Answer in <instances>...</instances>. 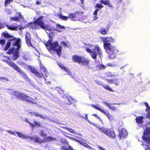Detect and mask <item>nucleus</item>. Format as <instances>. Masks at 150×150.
I'll list each match as a JSON object with an SVG mask.
<instances>
[{"mask_svg":"<svg viewBox=\"0 0 150 150\" xmlns=\"http://www.w3.org/2000/svg\"><path fill=\"white\" fill-rule=\"evenodd\" d=\"M2 35L4 38H7L8 40L11 41V42L9 41L7 42L4 50H7L10 47L11 43H12L13 45L15 47L10 49L8 52L9 54L13 53V56L11 57L13 60L16 59L19 57V50L21 47L20 39H17L14 38L13 36L9 34L6 31L3 33Z\"/></svg>","mask_w":150,"mask_h":150,"instance_id":"nucleus-1","label":"nucleus"},{"mask_svg":"<svg viewBox=\"0 0 150 150\" xmlns=\"http://www.w3.org/2000/svg\"><path fill=\"white\" fill-rule=\"evenodd\" d=\"M100 39L103 42L104 48L106 52L109 54V58H114L115 57V54L119 52L115 46L110 43L115 42L114 39L110 37H100Z\"/></svg>","mask_w":150,"mask_h":150,"instance_id":"nucleus-2","label":"nucleus"},{"mask_svg":"<svg viewBox=\"0 0 150 150\" xmlns=\"http://www.w3.org/2000/svg\"><path fill=\"white\" fill-rule=\"evenodd\" d=\"M45 45L49 51L51 50L55 51L57 52L59 56L62 54V47L59 46L57 41H53L52 40H49L45 44Z\"/></svg>","mask_w":150,"mask_h":150,"instance_id":"nucleus-3","label":"nucleus"},{"mask_svg":"<svg viewBox=\"0 0 150 150\" xmlns=\"http://www.w3.org/2000/svg\"><path fill=\"white\" fill-rule=\"evenodd\" d=\"M86 51L90 54L91 57L96 60L97 54L100 58L102 57V51L98 46L89 45L88 47L86 48Z\"/></svg>","mask_w":150,"mask_h":150,"instance_id":"nucleus-4","label":"nucleus"},{"mask_svg":"<svg viewBox=\"0 0 150 150\" xmlns=\"http://www.w3.org/2000/svg\"><path fill=\"white\" fill-rule=\"evenodd\" d=\"M42 17H41L38 18L36 21L34 22L31 23L29 24V26L31 27L32 28L38 29L40 27L45 30L50 31L51 28L48 25L44 24L42 21Z\"/></svg>","mask_w":150,"mask_h":150,"instance_id":"nucleus-5","label":"nucleus"},{"mask_svg":"<svg viewBox=\"0 0 150 150\" xmlns=\"http://www.w3.org/2000/svg\"><path fill=\"white\" fill-rule=\"evenodd\" d=\"M19 137L23 139H28L29 140L32 141L33 140L35 142L38 143H42L44 142L46 140L52 141H54L55 139L54 138H53L51 137H48L46 138V139L40 140V138L37 137L36 136H34L33 137H28L27 136H25L23 133L18 132H16Z\"/></svg>","mask_w":150,"mask_h":150,"instance_id":"nucleus-6","label":"nucleus"},{"mask_svg":"<svg viewBox=\"0 0 150 150\" xmlns=\"http://www.w3.org/2000/svg\"><path fill=\"white\" fill-rule=\"evenodd\" d=\"M9 93L11 95H14L19 99L25 100L26 102L34 104H36L37 103L35 100L32 99L29 96L23 94L22 93L17 92L13 89L11 90Z\"/></svg>","mask_w":150,"mask_h":150,"instance_id":"nucleus-7","label":"nucleus"},{"mask_svg":"<svg viewBox=\"0 0 150 150\" xmlns=\"http://www.w3.org/2000/svg\"><path fill=\"white\" fill-rule=\"evenodd\" d=\"M3 60L6 62L10 66L13 68L14 69L16 70L17 71L22 74L24 76L25 75V74L22 70L18 67L14 63L12 62L10 59V58L8 57L3 55Z\"/></svg>","mask_w":150,"mask_h":150,"instance_id":"nucleus-8","label":"nucleus"},{"mask_svg":"<svg viewBox=\"0 0 150 150\" xmlns=\"http://www.w3.org/2000/svg\"><path fill=\"white\" fill-rule=\"evenodd\" d=\"M73 61L78 63L81 66H87L88 64L89 61L87 59H85L83 57L80 56L78 55H74L73 58Z\"/></svg>","mask_w":150,"mask_h":150,"instance_id":"nucleus-9","label":"nucleus"},{"mask_svg":"<svg viewBox=\"0 0 150 150\" xmlns=\"http://www.w3.org/2000/svg\"><path fill=\"white\" fill-rule=\"evenodd\" d=\"M73 61L78 63L81 66H87L88 64L89 61L87 59H85L83 57L80 56L78 55H74L73 58Z\"/></svg>","mask_w":150,"mask_h":150,"instance_id":"nucleus-10","label":"nucleus"},{"mask_svg":"<svg viewBox=\"0 0 150 150\" xmlns=\"http://www.w3.org/2000/svg\"><path fill=\"white\" fill-rule=\"evenodd\" d=\"M150 135V128L147 127L144 133L143 136V140L146 142V146L147 149L145 148L147 150H150V137L147 136Z\"/></svg>","mask_w":150,"mask_h":150,"instance_id":"nucleus-11","label":"nucleus"},{"mask_svg":"<svg viewBox=\"0 0 150 150\" xmlns=\"http://www.w3.org/2000/svg\"><path fill=\"white\" fill-rule=\"evenodd\" d=\"M58 17L60 19L65 21L67 20L69 18L73 21H82V19L78 18V16L72 13L69 14V16L67 17L63 16L62 14H58Z\"/></svg>","mask_w":150,"mask_h":150,"instance_id":"nucleus-12","label":"nucleus"},{"mask_svg":"<svg viewBox=\"0 0 150 150\" xmlns=\"http://www.w3.org/2000/svg\"><path fill=\"white\" fill-rule=\"evenodd\" d=\"M97 128L101 132L105 134L110 138H114L115 136V132L111 129L105 128L104 127L100 128L98 126Z\"/></svg>","mask_w":150,"mask_h":150,"instance_id":"nucleus-13","label":"nucleus"},{"mask_svg":"<svg viewBox=\"0 0 150 150\" xmlns=\"http://www.w3.org/2000/svg\"><path fill=\"white\" fill-rule=\"evenodd\" d=\"M28 68L29 71L35 74V75L37 77L41 78L43 76V75L42 74L37 72V71L33 67L30 66Z\"/></svg>","mask_w":150,"mask_h":150,"instance_id":"nucleus-14","label":"nucleus"},{"mask_svg":"<svg viewBox=\"0 0 150 150\" xmlns=\"http://www.w3.org/2000/svg\"><path fill=\"white\" fill-rule=\"evenodd\" d=\"M25 39L26 41L27 44L28 46H32L34 48H35V47L33 46L30 42L31 37L30 34L27 33L25 35Z\"/></svg>","mask_w":150,"mask_h":150,"instance_id":"nucleus-15","label":"nucleus"},{"mask_svg":"<svg viewBox=\"0 0 150 150\" xmlns=\"http://www.w3.org/2000/svg\"><path fill=\"white\" fill-rule=\"evenodd\" d=\"M59 66L62 69H64L66 72L67 73V74L70 75V76H72V75L71 73V71L69 70L63 64L61 63H59L58 64Z\"/></svg>","mask_w":150,"mask_h":150,"instance_id":"nucleus-16","label":"nucleus"},{"mask_svg":"<svg viewBox=\"0 0 150 150\" xmlns=\"http://www.w3.org/2000/svg\"><path fill=\"white\" fill-rule=\"evenodd\" d=\"M29 114H30V115L32 116L34 115L35 117H40L41 118L43 119L46 118V117L45 116L42 115L37 112H30L29 113Z\"/></svg>","mask_w":150,"mask_h":150,"instance_id":"nucleus-17","label":"nucleus"},{"mask_svg":"<svg viewBox=\"0 0 150 150\" xmlns=\"http://www.w3.org/2000/svg\"><path fill=\"white\" fill-rule=\"evenodd\" d=\"M127 130L124 128L122 129L119 132V136L120 138L126 137L127 135Z\"/></svg>","mask_w":150,"mask_h":150,"instance_id":"nucleus-18","label":"nucleus"},{"mask_svg":"<svg viewBox=\"0 0 150 150\" xmlns=\"http://www.w3.org/2000/svg\"><path fill=\"white\" fill-rule=\"evenodd\" d=\"M144 104L146 107V111L147 112L146 117H147L150 119V107L146 102Z\"/></svg>","mask_w":150,"mask_h":150,"instance_id":"nucleus-19","label":"nucleus"},{"mask_svg":"<svg viewBox=\"0 0 150 150\" xmlns=\"http://www.w3.org/2000/svg\"><path fill=\"white\" fill-rule=\"evenodd\" d=\"M103 103H105L106 106L112 110L114 111L116 110L115 106L112 105L111 104L107 103L104 101L103 102Z\"/></svg>","mask_w":150,"mask_h":150,"instance_id":"nucleus-20","label":"nucleus"},{"mask_svg":"<svg viewBox=\"0 0 150 150\" xmlns=\"http://www.w3.org/2000/svg\"><path fill=\"white\" fill-rule=\"evenodd\" d=\"M106 81L107 82L109 83H114L117 86H118V83L116 82L117 81V79H106Z\"/></svg>","mask_w":150,"mask_h":150,"instance_id":"nucleus-21","label":"nucleus"},{"mask_svg":"<svg viewBox=\"0 0 150 150\" xmlns=\"http://www.w3.org/2000/svg\"><path fill=\"white\" fill-rule=\"evenodd\" d=\"M91 106L95 108L96 109L100 111L102 113H103L104 112V110L100 108L99 105H95L94 104H92L91 105Z\"/></svg>","mask_w":150,"mask_h":150,"instance_id":"nucleus-22","label":"nucleus"},{"mask_svg":"<svg viewBox=\"0 0 150 150\" xmlns=\"http://www.w3.org/2000/svg\"><path fill=\"white\" fill-rule=\"evenodd\" d=\"M6 26L8 29L13 30H16L18 28V26H14L12 25H6Z\"/></svg>","mask_w":150,"mask_h":150,"instance_id":"nucleus-23","label":"nucleus"},{"mask_svg":"<svg viewBox=\"0 0 150 150\" xmlns=\"http://www.w3.org/2000/svg\"><path fill=\"white\" fill-rule=\"evenodd\" d=\"M23 57L26 60H29L30 59V57L28 54L26 52L23 53Z\"/></svg>","mask_w":150,"mask_h":150,"instance_id":"nucleus-24","label":"nucleus"},{"mask_svg":"<svg viewBox=\"0 0 150 150\" xmlns=\"http://www.w3.org/2000/svg\"><path fill=\"white\" fill-rule=\"evenodd\" d=\"M100 9L98 8H97L93 12V14L94 15L93 16V20H96L98 18L97 17V14L98 12L99 11Z\"/></svg>","mask_w":150,"mask_h":150,"instance_id":"nucleus-25","label":"nucleus"},{"mask_svg":"<svg viewBox=\"0 0 150 150\" xmlns=\"http://www.w3.org/2000/svg\"><path fill=\"white\" fill-rule=\"evenodd\" d=\"M64 27L63 26H62L59 24H57V28L56 30L59 32H61L62 31V29H64Z\"/></svg>","mask_w":150,"mask_h":150,"instance_id":"nucleus-26","label":"nucleus"},{"mask_svg":"<svg viewBox=\"0 0 150 150\" xmlns=\"http://www.w3.org/2000/svg\"><path fill=\"white\" fill-rule=\"evenodd\" d=\"M143 117L142 116L138 117L136 119L137 122L138 123H142L143 120Z\"/></svg>","mask_w":150,"mask_h":150,"instance_id":"nucleus-27","label":"nucleus"},{"mask_svg":"<svg viewBox=\"0 0 150 150\" xmlns=\"http://www.w3.org/2000/svg\"><path fill=\"white\" fill-rule=\"evenodd\" d=\"M104 112L103 113L106 115L109 119H111L112 118V115L110 114L108 112H106L104 110Z\"/></svg>","mask_w":150,"mask_h":150,"instance_id":"nucleus-28","label":"nucleus"},{"mask_svg":"<svg viewBox=\"0 0 150 150\" xmlns=\"http://www.w3.org/2000/svg\"><path fill=\"white\" fill-rule=\"evenodd\" d=\"M87 115H85L86 116V117H85V119L87 121V122L89 123L90 124L93 125L96 127H97L98 126L96 125V124L91 122L90 121H89V120H88V117L87 116Z\"/></svg>","mask_w":150,"mask_h":150,"instance_id":"nucleus-29","label":"nucleus"},{"mask_svg":"<svg viewBox=\"0 0 150 150\" xmlns=\"http://www.w3.org/2000/svg\"><path fill=\"white\" fill-rule=\"evenodd\" d=\"M66 129L71 133L75 134H77V133L74 130H73V129L71 128H70L67 127H66Z\"/></svg>","mask_w":150,"mask_h":150,"instance_id":"nucleus-30","label":"nucleus"},{"mask_svg":"<svg viewBox=\"0 0 150 150\" xmlns=\"http://www.w3.org/2000/svg\"><path fill=\"white\" fill-rule=\"evenodd\" d=\"M62 148L63 150H73V149L70 146L67 147L62 146Z\"/></svg>","mask_w":150,"mask_h":150,"instance_id":"nucleus-31","label":"nucleus"},{"mask_svg":"<svg viewBox=\"0 0 150 150\" xmlns=\"http://www.w3.org/2000/svg\"><path fill=\"white\" fill-rule=\"evenodd\" d=\"M96 67L97 68V69L98 70L102 69H104L106 68V66H104L102 64H101L100 65H98Z\"/></svg>","mask_w":150,"mask_h":150,"instance_id":"nucleus-32","label":"nucleus"},{"mask_svg":"<svg viewBox=\"0 0 150 150\" xmlns=\"http://www.w3.org/2000/svg\"><path fill=\"white\" fill-rule=\"evenodd\" d=\"M102 86L103 87V88H105V89L109 91H112V89L111 88L110 86L107 85H102Z\"/></svg>","mask_w":150,"mask_h":150,"instance_id":"nucleus-33","label":"nucleus"},{"mask_svg":"<svg viewBox=\"0 0 150 150\" xmlns=\"http://www.w3.org/2000/svg\"><path fill=\"white\" fill-rule=\"evenodd\" d=\"M10 19L11 21H15L18 22L19 21V18L18 17H10Z\"/></svg>","mask_w":150,"mask_h":150,"instance_id":"nucleus-34","label":"nucleus"},{"mask_svg":"<svg viewBox=\"0 0 150 150\" xmlns=\"http://www.w3.org/2000/svg\"><path fill=\"white\" fill-rule=\"evenodd\" d=\"M77 142L79 143L82 145H83L84 147H87L88 145L85 143L84 142H83V141L81 140H77Z\"/></svg>","mask_w":150,"mask_h":150,"instance_id":"nucleus-35","label":"nucleus"},{"mask_svg":"<svg viewBox=\"0 0 150 150\" xmlns=\"http://www.w3.org/2000/svg\"><path fill=\"white\" fill-rule=\"evenodd\" d=\"M107 31L105 29L103 28H101L99 32L102 34L105 35L106 34Z\"/></svg>","mask_w":150,"mask_h":150,"instance_id":"nucleus-36","label":"nucleus"},{"mask_svg":"<svg viewBox=\"0 0 150 150\" xmlns=\"http://www.w3.org/2000/svg\"><path fill=\"white\" fill-rule=\"evenodd\" d=\"M5 11L7 15H11L12 13V12L8 8L5 9Z\"/></svg>","mask_w":150,"mask_h":150,"instance_id":"nucleus-37","label":"nucleus"},{"mask_svg":"<svg viewBox=\"0 0 150 150\" xmlns=\"http://www.w3.org/2000/svg\"><path fill=\"white\" fill-rule=\"evenodd\" d=\"M105 76L108 77H111L114 76V74L111 72H108L105 74Z\"/></svg>","mask_w":150,"mask_h":150,"instance_id":"nucleus-38","label":"nucleus"},{"mask_svg":"<svg viewBox=\"0 0 150 150\" xmlns=\"http://www.w3.org/2000/svg\"><path fill=\"white\" fill-rule=\"evenodd\" d=\"M40 67L41 70H43L45 73H47V69L43 66V65L41 64V63L40 64Z\"/></svg>","mask_w":150,"mask_h":150,"instance_id":"nucleus-39","label":"nucleus"},{"mask_svg":"<svg viewBox=\"0 0 150 150\" xmlns=\"http://www.w3.org/2000/svg\"><path fill=\"white\" fill-rule=\"evenodd\" d=\"M40 67L41 70H43L45 73H47V69L43 66V65L41 64V63L40 64Z\"/></svg>","mask_w":150,"mask_h":150,"instance_id":"nucleus-40","label":"nucleus"},{"mask_svg":"<svg viewBox=\"0 0 150 150\" xmlns=\"http://www.w3.org/2000/svg\"><path fill=\"white\" fill-rule=\"evenodd\" d=\"M13 0H5V5L6 6H7L8 4H10L11 2H12Z\"/></svg>","mask_w":150,"mask_h":150,"instance_id":"nucleus-41","label":"nucleus"},{"mask_svg":"<svg viewBox=\"0 0 150 150\" xmlns=\"http://www.w3.org/2000/svg\"><path fill=\"white\" fill-rule=\"evenodd\" d=\"M109 1L108 0H101L100 1V2L102 4H103L105 5H107L108 4V3H109Z\"/></svg>","mask_w":150,"mask_h":150,"instance_id":"nucleus-42","label":"nucleus"},{"mask_svg":"<svg viewBox=\"0 0 150 150\" xmlns=\"http://www.w3.org/2000/svg\"><path fill=\"white\" fill-rule=\"evenodd\" d=\"M96 8H100V9L103 7V6L101 4H97L95 6Z\"/></svg>","mask_w":150,"mask_h":150,"instance_id":"nucleus-43","label":"nucleus"},{"mask_svg":"<svg viewBox=\"0 0 150 150\" xmlns=\"http://www.w3.org/2000/svg\"><path fill=\"white\" fill-rule=\"evenodd\" d=\"M66 136L67 137H68L70 139H71V140H73L77 142V140H79V139H75V138H74L73 137H71Z\"/></svg>","mask_w":150,"mask_h":150,"instance_id":"nucleus-44","label":"nucleus"},{"mask_svg":"<svg viewBox=\"0 0 150 150\" xmlns=\"http://www.w3.org/2000/svg\"><path fill=\"white\" fill-rule=\"evenodd\" d=\"M95 81L96 83H98L99 85L102 86V85H103V84L102 83V82L99 81L98 80H95Z\"/></svg>","mask_w":150,"mask_h":150,"instance_id":"nucleus-45","label":"nucleus"},{"mask_svg":"<svg viewBox=\"0 0 150 150\" xmlns=\"http://www.w3.org/2000/svg\"><path fill=\"white\" fill-rule=\"evenodd\" d=\"M5 43V40L4 39L0 40V44L1 45H4Z\"/></svg>","mask_w":150,"mask_h":150,"instance_id":"nucleus-46","label":"nucleus"},{"mask_svg":"<svg viewBox=\"0 0 150 150\" xmlns=\"http://www.w3.org/2000/svg\"><path fill=\"white\" fill-rule=\"evenodd\" d=\"M16 15L17 16H19L18 18H20V19L23 18V17L22 16L21 14V13H19V12L17 13L16 14Z\"/></svg>","mask_w":150,"mask_h":150,"instance_id":"nucleus-47","label":"nucleus"},{"mask_svg":"<svg viewBox=\"0 0 150 150\" xmlns=\"http://www.w3.org/2000/svg\"><path fill=\"white\" fill-rule=\"evenodd\" d=\"M34 122V125L35 126L37 127L40 126V124L39 122H37L36 121H35Z\"/></svg>","mask_w":150,"mask_h":150,"instance_id":"nucleus-48","label":"nucleus"},{"mask_svg":"<svg viewBox=\"0 0 150 150\" xmlns=\"http://www.w3.org/2000/svg\"><path fill=\"white\" fill-rule=\"evenodd\" d=\"M54 34L52 33H49V36L50 38H51L54 37Z\"/></svg>","mask_w":150,"mask_h":150,"instance_id":"nucleus-49","label":"nucleus"},{"mask_svg":"<svg viewBox=\"0 0 150 150\" xmlns=\"http://www.w3.org/2000/svg\"><path fill=\"white\" fill-rule=\"evenodd\" d=\"M6 25L0 22V29L4 28Z\"/></svg>","mask_w":150,"mask_h":150,"instance_id":"nucleus-50","label":"nucleus"},{"mask_svg":"<svg viewBox=\"0 0 150 150\" xmlns=\"http://www.w3.org/2000/svg\"><path fill=\"white\" fill-rule=\"evenodd\" d=\"M40 135L41 136L43 137H45L46 136V134L42 131L40 133Z\"/></svg>","mask_w":150,"mask_h":150,"instance_id":"nucleus-51","label":"nucleus"},{"mask_svg":"<svg viewBox=\"0 0 150 150\" xmlns=\"http://www.w3.org/2000/svg\"><path fill=\"white\" fill-rule=\"evenodd\" d=\"M61 45L62 46L65 47H66L67 46V43H66L65 42H62L61 43Z\"/></svg>","mask_w":150,"mask_h":150,"instance_id":"nucleus-52","label":"nucleus"},{"mask_svg":"<svg viewBox=\"0 0 150 150\" xmlns=\"http://www.w3.org/2000/svg\"><path fill=\"white\" fill-rule=\"evenodd\" d=\"M7 132L8 133H10V134H13V135H14L15 134L14 132H13L12 131H11V130H8V131H7Z\"/></svg>","mask_w":150,"mask_h":150,"instance_id":"nucleus-53","label":"nucleus"},{"mask_svg":"<svg viewBox=\"0 0 150 150\" xmlns=\"http://www.w3.org/2000/svg\"><path fill=\"white\" fill-rule=\"evenodd\" d=\"M25 121L29 123L30 124V125L33 127H34V125L33 124H32L30 122H28V120L27 119H26L25 120Z\"/></svg>","mask_w":150,"mask_h":150,"instance_id":"nucleus-54","label":"nucleus"},{"mask_svg":"<svg viewBox=\"0 0 150 150\" xmlns=\"http://www.w3.org/2000/svg\"><path fill=\"white\" fill-rule=\"evenodd\" d=\"M93 115L94 116L96 117H97L98 118V120H99L101 121L102 122V120H101V118L100 117H99L97 115L93 114Z\"/></svg>","mask_w":150,"mask_h":150,"instance_id":"nucleus-55","label":"nucleus"},{"mask_svg":"<svg viewBox=\"0 0 150 150\" xmlns=\"http://www.w3.org/2000/svg\"><path fill=\"white\" fill-rule=\"evenodd\" d=\"M87 148H88V149H90L91 150H93V149L91 146H89V145H88V146Z\"/></svg>","mask_w":150,"mask_h":150,"instance_id":"nucleus-56","label":"nucleus"},{"mask_svg":"<svg viewBox=\"0 0 150 150\" xmlns=\"http://www.w3.org/2000/svg\"><path fill=\"white\" fill-rule=\"evenodd\" d=\"M107 5H108V6L109 7H112V5L109 3H109H108V4H107Z\"/></svg>","mask_w":150,"mask_h":150,"instance_id":"nucleus-57","label":"nucleus"},{"mask_svg":"<svg viewBox=\"0 0 150 150\" xmlns=\"http://www.w3.org/2000/svg\"><path fill=\"white\" fill-rule=\"evenodd\" d=\"M98 149L100 150H105L103 149L102 148L101 146H98Z\"/></svg>","mask_w":150,"mask_h":150,"instance_id":"nucleus-58","label":"nucleus"},{"mask_svg":"<svg viewBox=\"0 0 150 150\" xmlns=\"http://www.w3.org/2000/svg\"><path fill=\"white\" fill-rule=\"evenodd\" d=\"M107 65L109 66H112V64L110 63H108Z\"/></svg>","mask_w":150,"mask_h":150,"instance_id":"nucleus-59","label":"nucleus"},{"mask_svg":"<svg viewBox=\"0 0 150 150\" xmlns=\"http://www.w3.org/2000/svg\"><path fill=\"white\" fill-rule=\"evenodd\" d=\"M40 3L39 2H38V1H37L36 2V4L37 5H38Z\"/></svg>","mask_w":150,"mask_h":150,"instance_id":"nucleus-60","label":"nucleus"},{"mask_svg":"<svg viewBox=\"0 0 150 150\" xmlns=\"http://www.w3.org/2000/svg\"><path fill=\"white\" fill-rule=\"evenodd\" d=\"M63 140L64 141H65V139H61V142H62L63 143Z\"/></svg>","mask_w":150,"mask_h":150,"instance_id":"nucleus-61","label":"nucleus"},{"mask_svg":"<svg viewBox=\"0 0 150 150\" xmlns=\"http://www.w3.org/2000/svg\"><path fill=\"white\" fill-rule=\"evenodd\" d=\"M124 67L125 66L122 67L120 68V69H122L124 68Z\"/></svg>","mask_w":150,"mask_h":150,"instance_id":"nucleus-62","label":"nucleus"},{"mask_svg":"<svg viewBox=\"0 0 150 150\" xmlns=\"http://www.w3.org/2000/svg\"><path fill=\"white\" fill-rule=\"evenodd\" d=\"M79 135L81 137L82 136V135L81 134H79Z\"/></svg>","mask_w":150,"mask_h":150,"instance_id":"nucleus-63","label":"nucleus"},{"mask_svg":"<svg viewBox=\"0 0 150 150\" xmlns=\"http://www.w3.org/2000/svg\"><path fill=\"white\" fill-rule=\"evenodd\" d=\"M81 117H82L83 119H85V117L83 116H81Z\"/></svg>","mask_w":150,"mask_h":150,"instance_id":"nucleus-64","label":"nucleus"}]
</instances>
